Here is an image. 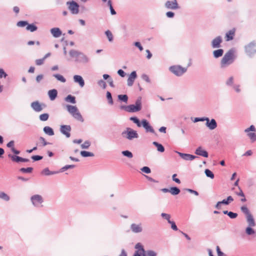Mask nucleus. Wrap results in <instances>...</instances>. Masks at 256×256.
Instances as JSON below:
<instances>
[{
	"label": "nucleus",
	"instance_id": "10",
	"mask_svg": "<svg viewBox=\"0 0 256 256\" xmlns=\"http://www.w3.org/2000/svg\"><path fill=\"white\" fill-rule=\"evenodd\" d=\"M60 132L65 135L66 138H70V132L71 130V127L69 125H62L60 128Z\"/></svg>",
	"mask_w": 256,
	"mask_h": 256
},
{
	"label": "nucleus",
	"instance_id": "54",
	"mask_svg": "<svg viewBox=\"0 0 256 256\" xmlns=\"http://www.w3.org/2000/svg\"><path fill=\"white\" fill-rule=\"evenodd\" d=\"M251 226H250L249 227H248L246 228V233L248 234V235H250V234H254V230L252 228H250Z\"/></svg>",
	"mask_w": 256,
	"mask_h": 256
},
{
	"label": "nucleus",
	"instance_id": "49",
	"mask_svg": "<svg viewBox=\"0 0 256 256\" xmlns=\"http://www.w3.org/2000/svg\"><path fill=\"white\" fill-rule=\"evenodd\" d=\"M42 174H44V175H46V176H48V175H50V174H54V172H51L50 171V170L48 169V168H45L44 169L42 172Z\"/></svg>",
	"mask_w": 256,
	"mask_h": 256
},
{
	"label": "nucleus",
	"instance_id": "6",
	"mask_svg": "<svg viewBox=\"0 0 256 256\" xmlns=\"http://www.w3.org/2000/svg\"><path fill=\"white\" fill-rule=\"evenodd\" d=\"M66 4L72 14H78L79 12V5L74 1L68 2Z\"/></svg>",
	"mask_w": 256,
	"mask_h": 256
},
{
	"label": "nucleus",
	"instance_id": "29",
	"mask_svg": "<svg viewBox=\"0 0 256 256\" xmlns=\"http://www.w3.org/2000/svg\"><path fill=\"white\" fill-rule=\"evenodd\" d=\"M235 194L237 196L242 197V198L240 200L241 202H246V198H245V196L244 194V193L243 192L242 190L240 188H239V190H238V192H235Z\"/></svg>",
	"mask_w": 256,
	"mask_h": 256
},
{
	"label": "nucleus",
	"instance_id": "39",
	"mask_svg": "<svg viewBox=\"0 0 256 256\" xmlns=\"http://www.w3.org/2000/svg\"><path fill=\"white\" fill-rule=\"evenodd\" d=\"M156 254L152 250L145 251L144 250V256H156Z\"/></svg>",
	"mask_w": 256,
	"mask_h": 256
},
{
	"label": "nucleus",
	"instance_id": "4",
	"mask_svg": "<svg viewBox=\"0 0 256 256\" xmlns=\"http://www.w3.org/2000/svg\"><path fill=\"white\" fill-rule=\"evenodd\" d=\"M256 131V129L253 125L250 126V128L244 130V132L248 133V136L252 142L256 141V134L254 132Z\"/></svg>",
	"mask_w": 256,
	"mask_h": 256
},
{
	"label": "nucleus",
	"instance_id": "16",
	"mask_svg": "<svg viewBox=\"0 0 256 256\" xmlns=\"http://www.w3.org/2000/svg\"><path fill=\"white\" fill-rule=\"evenodd\" d=\"M8 157L10 158L13 162H28L29 161L28 159L24 158H22L18 156H14V155L9 154Z\"/></svg>",
	"mask_w": 256,
	"mask_h": 256
},
{
	"label": "nucleus",
	"instance_id": "2",
	"mask_svg": "<svg viewBox=\"0 0 256 256\" xmlns=\"http://www.w3.org/2000/svg\"><path fill=\"white\" fill-rule=\"evenodd\" d=\"M122 135L123 137L130 140L138 138L137 132L130 128H127L125 130L122 132Z\"/></svg>",
	"mask_w": 256,
	"mask_h": 256
},
{
	"label": "nucleus",
	"instance_id": "22",
	"mask_svg": "<svg viewBox=\"0 0 256 256\" xmlns=\"http://www.w3.org/2000/svg\"><path fill=\"white\" fill-rule=\"evenodd\" d=\"M74 81L79 84L80 87H83L84 85V82L80 76L75 75L74 76Z\"/></svg>",
	"mask_w": 256,
	"mask_h": 256
},
{
	"label": "nucleus",
	"instance_id": "31",
	"mask_svg": "<svg viewBox=\"0 0 256 256\" xmlns=\"http://www.w3.org/2000/svg\"><path fill=\"white\" fill-rule=\"evenodd\" d=\"M240 210L245 214L246 216L251 214L248 208L246 206H241Z\"/></svg>",
	"mask_w": 256,
	"mask_h": 256
},
{
	"label": "nucleus",
	"instance_id": "62",
	"mask_svg": "<svg viewBox=\"0 0 256 256\" xmlns=\"http://www.w3.org/2000/svg\"><path fill=\"white\" fill-rule=\"evenodd\" d=\"M32 159L34 160H39L42 158V157L40 156H34L32 157Z\"/></svg>",
	"mask_w": 256,
	"mask_h": 256
},
{
	"label": "nucleus",
	"instance_id": "30",
	"mask_svg": "<svg viewBox=\"0 0 256 256\" xmlns=\"http://www.w3.org/2000/svg\"><path fill=\"white\" fill-rule=\"evenodd\" d=\"M44 132L49 136H53L54 132L53 130L50 126H46L44 128Z\"/></svg>",
	"mask_w": 256,
	"mask_h": 256
},
{
	"label": "nucleus",
	"instance_id": "27",
	"mask_svg": "<svg viewBox=\"0 0 256 256\" xmlns=\"http://www.w3.org/2000/svg\"><path fill=\"white\" fill-rule=\"evenodd\" d=\"M67 110L72 115L78 112V108L76 106H67Z\"/></svg>",
	"mask_w": 256,
	"mask_h": 256
},
{
	"label": "nucleus",
	"instance_id": "20",
	"mask_svg": "<svg viewBox=\"0 0 256 256\" xmlns=\"http://www.w3.org/2000/svg\"><path fill=\"white\" fill-rule=\"evenodd\" d=\"M195 153L197 155H199L205 158L208 157V153L206 151L203 150L202 147H198L195 152Z\"/></svg>",
	"mask_w": 256,
	"mask_h": 256
},
{
	"label": "nucleus",
	"instance_id": "42",
	"mask_svg": "<svg viewBox=\"0 0 256 256\" xmlns=\"http://www.w3.org/2000/svg\"><path fill=\"white\" fill-rule=\"evenodd\" d=\"M67 102H70L72 104L76 103L75 97L71 95H68L66 98Z\"/></svg>",
	"mask_w": 256,
	"mask_h": 256
},
{
	"label": "nucleus",
	"instance_id": "3",
	"mask_svg": "<svg viewBox=\"0 0 256 256\" xmlns=\"http://www.w3.org/2000/svg\"><path fill=\"white\" fill-rule=\"evenodd\" d=\"M170 70L175 75L180 76L186 71V68L177 65L170 66Z\"/></svg>",
	"mask_w": 256,
	"mask_h": 256
},
{
	"label": "nucleus",
	"instance_id": "44",
	"mask_svg": "<svg viewBox=\"0 0 256 256\" xmlns=\"http://www.w3.org/2000/svg\"><path fill=\"white\" fill-rule=\"evenodd\" d=\"M80 154L84 157L94 156V154L92 153L86 151H82L80 152Z\"/></svg>",
	"mask_w": 256,
	"mask_h": 256
},
{
	"label": "nucleus",
	"instance_id": "33",
	"mask_svg": "<svg viewBox=\"0 0 256 256\" xmlns=\"http://www.w3.org/2000/svg\"><path fill=\"white\" fill-rule=\"evenodd\" d=\"M153 144L157 148V150L158 152H162L164 151V148L162 144H158L156 142H153Z\"/></svg>",
	"mask_w": 256,
	"mask_h": 256
},
{
	"label": "nucleus",
	"instance_id": "43",
	"mask_svg": "<svg viewBox=\"0 0 256 256\" xmlns=\"http://www.w3.org/2000/svg\"><path fill=\"white\" fill-rule=\"evenodd\" d=\"M118 98L120 100L127 102L128 97L126 94H120L118 96Z\"/></svg>",
	"mask_w": 256,
	"mask_h": 256
},
{
	"label": "nucleus",
	"instance_id": "60",
	"mask_svg": "<svg viewBox=\"0 0 256 256\" xmlns=\"http://www.w3.org/2000/svg\"><path fill=\"white\" fill-rule=\"evenodd\" d=\"M142 170L146 173V174H149L150 172V170L148 167L147 166H144L142 168Z\"/></svg>",
	"mask_w": 256,
	"mask_h": 256
},
{
	"label": "nucleus",
	"instance_id": "25",
	"mask_svg": "<svg viewBox=\"0 0 256 256\" xmlns=\"http://www.w3.org/2000/svg\"><path fill=\"white\" fill-rule=\"evenodd\" d=\"M48 94L50 97V98L51 100H54L57 96L58 92L57 90L55 89H53L50 90L48 92Z\"/></svg>",
	"mask_w": 256,
	"mask_h": 256
},
{
	"label": "nucleus",
	"instance_id": "7",
	"mask_svg": "<svg viewBox=\"0 0 256 256\" xmlns=\"http://www.w3.org/2000/svg\"><path fill=\"white\" fill-rule=\"evenodd\" d=\"M32 204L36 206H42V204L43 202V199L41 196L36 194L32 196L30 198Z\"/></svg>",
	"mask_w": 256,
	"mask_h": 256
},
{
	"label": "nucleus",
	"instance_id": "41",
	"mask_svg": "<svg viewBox=\"0 0 256 256\" xmlns=\"http://www.w3.org/2000/svg\"><path fill=\"white\" fill-rule=\"evenodd\" d=\"M204 172L208 177L212 179L214 178V174L212 172L208 169L205 170Z\"/></svg>",
	"mask_w": 256,
	"mask_h": 256
},
{
	"label": "nucleus",
	"instance_id": "13",
	"mask_svg": "<svg viewBox=\"0 0 256 256\" xmlns=\"http://www.w3.org/2000/svg\"><path fill=\"white\" fill-rule=\"evenodd\" d=\"M222 42V38L220 36L214 38L212 42V46L213 48H218L220 46Z\"/></svg>",
	"mask_w": 256,
	"mask_h": 256
},
{
	"label": "nucleus",
	"instance_id": "46",
	"mask_svg": "<svg viewBox=\"0 0 256 256\" xmlns=\"http://www.w3.org/2000/svg\"><path fill=\"white\" fill-rule=\"evenodd\" d=\"M130 120H132L134 123L136 124L138 126H141L142 124L138 118L136 117H131Z\"/></svg>",
	"mask_w": 256,
	"mask_h": 256
},
{
	"label": "nucleus",
	"instance_id": "48",
	"mask_svg": "<svg viewBox=\"0 0 256 256\" xmlns=\"http://www.w3.org/2000/svg\"><path fill=\"white\" fill-rule=\"evenodd\" d=\"M122 154L124 156H126L129 158H132L133 156L132 153L128 151V150L123 151L122 152Z\"/></svg>",
	"mask_w": 256,
	"mask_h": 256
},
{
	"label": "nucleus",
	"instance_id": "34",
	"mask_svg": "<svg viewBox=\"0 0 256 256\" xmlns=\"http://www.w3.org/2000/svg\"><path fill=\"white\" fill-rule=\"evenodd\" d=\"M170 192L172 195H176L180 192V190L176 187H172L170 189Z\"/></svg>",
	"mask_w": 256,
	"mask_h": 256
},
{
	"label": "nucleus",
	"instance_id": "51",
	"mask_svg": "<svg viewBox=\"0 0 256 256\" xmlns=\"http://www.w3.org/2000/svg\"><path fill=\"white\" fill-rule=\"evenodd\" d=\"M28 24V23L26 21H20L17 23V26L20 27H24Z\"/></svg>",
	"mask_w": 256,
	"mask_h": 256
},
{
	"label": "nucleus",
	"instance_id": "40",
	"mask_svg": "<svg viewBox=\"0 0 256 256\" xmlns=\"http://www.w3.org/2000/svg\"><path fill=\"white\" fill-rule=\"evenodd\" d=\"M49 115L48 114L45 113L40 116V119L42 121H46L48 120Z\"/></svg>",
	"mask_w": 256,
	"mask_h": 256
},
{
	"label": "nucleus",
	"instance_id": "59",
	"mask_svg": "<svg viewBox=\"0 0 256 256\" xmlns=\"http://www.w3.org/2000/svg\"><path fill=\"white\" fill-rule=\"evenodd\" d=\"M162 218H164L165 219H166V220H168V222H169V220H170V214H165V213H162Z\"/></svg>",
	"mask_w": 256,
	"mask_h": 256
},
{
	"label": "nucleus",
	"instance_id": "19",
	"mask_svg": "<svg viewBox=\"0 0 256 256\" xmlns=\"http://www.w3.org/2000/svg\"><path fill=\"white\" fill-rule=\"evenodd\" d=\"M136 78V72L135 71L132 72L128 79V86H132L133 84L134 80Z\"/></svg>",
	"mask_w": 256,
	"mask_h": 256
},
{
	"label": "nucleus",
	"instance_id": "28",
	"mask_svg": "<svg viewBox=\"0 0 256 256\" xmlns=\"http://www.w3.org/2000/svg\"><path fill=\"white\" fill-rule=\"evenodd\" d=\"M224 50L222 49H218L213 52V54L215 58H218L222 56Z\"/></svg>",
	"mask_w": 256,
	"mask_h": 256
},
{
	"label": "nucleus",
	"instance_id": "18",
	"mask_svg": "<svg viewBox=\"0 0 256 256\" xmlns=\"http://www.w3.org/2000/svg\"><path fill=\"white\" fill-rule=\"evenodd\" d=\"M236 29L234 28L228 31L226 34V41H230L233 40L235 35Z\"/></svg>",
	"mask_w": 256,
	"mask_h": 256
},
{
	"label": "nucleus",
	"instance_id": "8",
	"mask_svg": "<svg viewBox=\"0 0 256 256\" xmlns=\"http://www.w3.org/2000/svg\"><path fill=\"white\" fill-rule=\"evenodd\" d=\"M164 6L168 9L176 10L180 8L176 0H168L166 2Z\"/></svg>",
	"mask_w": 256,
	"mask_h": 256
},
{
	"label": "nucleus",
	"instance_id": "11",
	"mask_svg": "<svg viewBox=\"0 0 256 256\" xmlns=\"http://www.w3.org/2000/svg\"><path fill=\"white\" fill-rule=\"evenodd\" d=\"M70 54L72 57H78V56H81V58L84 60V62H86L88 60V58L84 54L74 50H70Z\"/></svg>",
	"mask_w": 256,
	"mask_h": 256
},
{
	"label": "nucleus",
	"instance_id": "35",
	"mask_svg": "<svg viewBox=\"0 0 256 256\" xmlns=\"http://www.w3.org/2000/svg\"><path fill=\"white\" fill-rule=\"evenodd\" d=\"M234 200L233 198L231 196H228L226 199L223 200L221 201L222 204H224L226 205L230 203Z\"/></svg>",
	"mask_w": 256,
	"mask_h": 256
},
{
	"label": "nucleus",
	"instance_id": "52",
	"mask_svg": "<svg viewBox=\"0 0 256 256\" xmlns=\"http://www.w3.org/2000/svg\"><path fill=\"white\" fill-rule=\"evenodd\" d=\"M39 140H40V142L42 144V146H45L47 144H50V143L47 142L46 141L45 139L42 137H40L39 139Z\"/></svg>",
	"mask_w": 256,
	"mask_h": 256
},
{
	"label": "nucleus",
	"instance_id": "63",
	"mask_svg": "<svg viewBox=\"0 0 256 256\" xmlns=\"http://www.w3.org/2000/svg\"><path fill=\"white\" fill-rule=\"evenodd\" d=\"M234 82V78L232 76L230 77L226 82L228 85H232Z\"/></svg>",
	"mask_w": 256,
	"mask_h": 256
},
{
	"label": "nucleus",
	"instance_id": "45",
	"mask_svg": "<svg viewBox=\"0 0 256 256\" xmlns=\"http://www.w3.org/2000/svg\"><path fill=\"white\" fill-rule=\"evenodd\" d=\"M33 168H21L20 170L24 173H31Z\"/></svg>",
	"mask_w": 256,
	"mask_h": 256
},
{
	"label": "nucleus",
	"instance_id": "56",
	"mask_svg": "<svg viewBox=\"0 0 256 256\" xmlns=\"http://www.w3.org/2000/svg\"><path fill=\"white\" fill-rule=\"evenodd\" d=\"M90 146V142L88 141L85 142L84 144L81 145V147L82 148H88Z\"/></svg>",
	"mask_w": 256,
	"mask_h": 256
},
{
	"label": "nucleus",
	"instance_id": "61",
	"mask_svg": "<svg viewBox=\"0 0 256 256\" xmlns=\"http://www.w3.org/2000/svg\"><path fill=\"white\" fill-rule=\"evenodd\" d=\"M134 46L138 47L140 51H142L143 50V48L140 42H135Z\"/></svg>",
	"mask_w": 256,
	"mask_h": 256
},
{
	"label": "nucleus",
	"instance_id": "15",
	"mask_svg": "<svg viewBox=\"0 0 256 256\" xmlns=\"http://www.w3.org/2000/svg\"><path fill=\"white\" fill-rule=\"evenodd\" d=\"M130 228L135 233L140 232L142 230V224H132L130 226Z\"/></svg>",
	"mask_w": 256,
	"mask_h": 256
},
{
	"label": "nucleus",
	"instance_id": "17",
	"mask_svg": "<svg viewBox=\"0 0 256 256\" xmlns=\"http://www.w3.org/2000/svg\"><path fill=\"white\" fill-rule=\"evenodd\" d=\"M204 120H206V124L210 129L214 130L216 128V122L214 119L211 120L210 122L208 118H205Z\"/></svg>",
	"mask_w": 256,
	"mask_h": 256
},
{
	"label": "nucleus",
	"instance_id": "55",
	"mask_svg": "<svg viewBox=\"0 0 256 256\" xmlns=\"http://www.w3.org/2000/svg\"><path fill=\"white\" fill-rule=\"evenodd\" d=\"M98 85L105 89L106 86V83L103 80H100L98 82Z\"/></svg>",
	"mask_w": 256,
	"mask_h": 256
},
{
	"label": "nucleus",
	"instance_id": "9",
	"mask_svg": "<svg viewBox=\"0 0 256 256\" xmlns=\"http://www.w3.org/2000/svg\"><path fill=\"white\" fill-rule=\"evenodd\" d=\"M245 50L248 54L256 52V44L254 42L250 43L245 46Z\"/></svg>",
	"mask_w": 256,
	"mask_h": 256
},
{
	"label": "nucleus",
	"instance_id": "50",
	"mask_svg": "<svg viewBox=\"0 0 256 256\" xmlns=\"http://www.w3.org/2000/svg\"><path fill=\"white\" fill-rule=\"evenodd\" d=\"M106 98L109 102V103L110 104H113V100H112V95H111V94L110 92H106Z\"/></svg>",
	"mask_w": 256,
	"mask_h": 256
},
{
	"label": "nucleus",
	"instance_id": "21",
	"mask_svg": "<svg viewBox=\"0 0 256 256\" xmlns=\"http://www.w3.org/2000/svg\"><path fill=\"white\" fill-rule=\"evenodd\" d=\"M179 156L184 160H192L196 158V156L190 154H183L181 152H178Z\"/></svg>",
	"mask_w": 256,
	"mask_h": 256
},
{
	"label": "nucleus",
	"instance_id": "37",
	"mask_svg": "<svg viewBox=\"0 0 256 256\" xmlns=\"http://www.w3.org/2000/svg\"><path fill=\"white\" fill-rule=\"evenodd\" d=\"M54 76L59 81L62 82H65L66 81V80L65 78L60 74H56L54 75Z\"/></svg>",
	"mask_w": 256,
	"mask_h": 256
},
{
	"label": "nucleus",
	"instance_id": "53",
	"mask_svg": "<svg viewBox=\"0 0 256 256\" xmlns=\"http://www.w3.org/2000/svg\"><path fill=\"white\" fill-rule=\"evenodd\" d=\"M170 224H171L172 228L174 230H178V228L175 224V222L173 221L169 220L168 222Z\"/></svg>",
	"mask_w": 256,
	"mask_h": 256
},
{
	"label": "nucleus",
	"instance_id": "24",
	"mask_svg": "<svg viewBox=\"0 0 256 256\" xmlns=\"http://www.w3.org/2000/svg\"><path fill=\"white\" fill-rule=\"evenodd\" d=\"M50 32L52 36L55 38H58L62 35V32L58 28H52L50 30Z\"/></svg>",
	"mask_w": 256,
	"mask_h": 256
},
{
	"label": "nucleus",
	"instance_id": "57",
	"mask_svg": "<svg viewBox=\"0 0 256 256\" xmlns=\"http://www.w3.org/2000/svg\"><path fill=\"white\" fill-rule=\"evenodd\" d=\"M228 216L231 218H235L237 217L238 214L232 212H229Z\"/></svg>",
	"mask_w": 256,
	"mask_h": 256
},
{
	"label": "nucleus",
	"instance_id": "5",
	"mask_svg": "<svg viewBox=\"0 0 256 256\" xmlns=\"http://www.w3.org/2000/svg\"><path fill=\"white\" fill-rule=\"evenodd\" d=\"M141 109V103L140 100H137L135 104H132L126 107V110L128 112H136Z\"/></svg>",
	"mask_w": 256,
	"mask_h": 256
},
{
	"label": "nucleus",
	"instance_id": "58",
	"mask_svg": "<svg viewBox=\"0 0 256 256\" xmlns=\"http://www.w3.org/2000/svg\"><path fill=\"white\" fill-rule=\"evenodd\" d=\"M45 60L42 58L41 59H38L36 60V64L38 66H40L42 64Z\"/></svg>",
	"mask_w": 256,
	"mask_h": 256
},
{
	"label": "nucleus",
	"instance_id": "26",
	"mask_svg": "<svg viewBox=\"0 0 256 256\" xmlns=\"http://www.w3.org/2000/svg\"><path fill=\"white\" fill-rule=\"evenodd\" d=\"M247 222L250 226H254L256 225L253 216L251 214L246 216Z\"/></svg>",
	"mask_w": 256,
	"mask_h": 256
},
{
	"label": "nucleus",
	"instance_id": "47",
	"mask_svg": "<svg viewBox=\"0 0 256 256\" xmlns=\"http://www.w3.org/2000/svg\"><path fill=\"white\" fill-rule=\"evenodd\" d=\"M105 33H106V34L107 38L108 39V40L110 42H112V40H113V36H112V34L111 32L109 30H108Z\"/></svg>",
	"mask_w": 256,
	"mask_h": 256
},
{
	"label": "nucleus",
	"instance_id": "1",
	"mask_svg": "<svg viewBox=\"0 0 256 256\" xmlns=\"http://www.w3.org/2000/svg\"><path fill=\"white\" fill-rule=\"evenodd\" d=\"M236 58V52L234 48L226 52L220 60V66L226 68L232 64Z\"/></svg>",
	"mask_w": 256,
	"mask_h": 256
},
{
	"label": "nucleus",
	"instance_id": "36",
	"mask_svg": "<svg viewBox=\"0 0 256 256\" xmlns=\"http://www.w3.org/2000/svg\"><path fill=\"white\" fill-rule=\"evenodd\" d=\"M26 29L28 30H30L32 32H33L37 30V27L33 24H28L26 28Z\"/></svg>",
	"mask_w": 256,
	"mask_h": 256
},
{
	"label": "nucleus",
	"instance_id": "64",
	"mask_svg": "<svg viewBox=\"0 0 256 256\" xmlns=\"http://www.w3.org/2000/svg\"><path fill=\"white\" fill-rule=\"evenodd\" d=\"M7 146L12 148H14V142L13 140L10 141L8 144Z\"/></svg>",
	"mask_w": 256,
	"mask_h": 256
},
{
	"label": "nucleus",
	"instance_id": "38",
	"mask_svg": "<svg viewBox=\"0 0 256 256\" xmlns=\"http://www.w3.org/2000/svg\"><path fill=\"white\" fill-rule=\"evenodd\" d=\"M0 198L6 201H8L10 200V197L6 193L2 192H0Z\"/></svg>",
	"mask_w": 256,
	"mask_h": 256
},
{
	"label": "nucleus",
	"instance_id": "12",
	"mask_svg": "<svg viewBox=\"0 0 256 256\" xmlns=\"http://www.w3.org/2000/svg\"><path fill=\"white\" fill-rule=\"evenodd\" d=\"M135 248L137 249V250L133 256H144V248L140 243H138L136 245Z\"/></svg>",
	"mask_w": 256,
	"mask_h": 256
},
{
	"label": "nucleus",
	"instance_id": "23",
	"mask_svg": "<svg viewBox=\"0 0 256 256\" xmlns=\"http://www.w3.org/2000/svg\"><path fill=\"white\" fill-rule=\"evenodd\" d=\"M31 106L36 112H40L42 110V105L37 101L32 102Z\"/></svg>",
	"mask_w": 256,
	"mask_h": 256
},
{
	"label": "nucleus",
	"instance_id": "32",
	"mask_svg": "<svg viewBox=\"0 0 256 256\" xmlns=\"http://www.w3.org/2000/svg\"><path fill=\"white\" fill-rule=\"evenodd\" d=\"M72 116L76 120H78V121H80V122H84V120L82 116L81 115V114L79 112V111L78 112H77L76 113L74 114Z\"/></svg>",
	"mask_w": 256,
	"mask_h": 256
},
{
	"label": "nucleus",
	"instance_id": "14",
	"mask_svg": "<svg viewBox=\"0 0 256 256\" xmlns=\"http://www.w3.org/2000/svg\"><path fill=\"white\" fill-rule=\"evenodd\" d=\"M142 124L147 132H150L152 133L154 132L153 128L150 125L149 123L146 120H142Z\"/></svg>",
	"mask_w": 256,
	"mask_h": 256
}]
</instances>
